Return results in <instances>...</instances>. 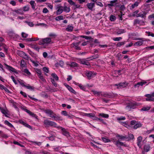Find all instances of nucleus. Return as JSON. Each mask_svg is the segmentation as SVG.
<instances>
[{
	"instance_id": "f257e3e1",
	"label": "nucleus",
	"mask_w": 154,
	"mask_h": 154,
	"mask_svg": "<svg viewBox=\"0 0 154 154\" xmlns=\"http://www.w3.org/2000/svg\"><path fill=\"white\" fill-rule=\"evenodd\" d=\"M44 112L52 118L56 119V120H62L60 117L57 116L52 110L50 109L45 110L44 111Z\"/></svg>"
},
{
	"instance_id": "f03ea898",
	"label": "nucleus",
	"mask_w": 154,
	"mask_h": 154,
	"mask_svg": "<svg viewBox=\"0 0 154 154\" xmlns=\"http://www.w3.org/2000/svg\"><path fill=\"white\" fill-rule=\"evenodd\" d=\"M44 123L45 125H49L51 126H53L54 127L59 128V127L57 126V124L55 122L48 120V119H46L44 120Z\"/></svg>"
},
{
	"instance_id": "7ed1b4c3",
	"label": "nucleus",
	"mask_w": 154,
	"mask_h": 154,
	"mask_svg": "<svg viewBox=\"0 0 154 154\" xmlns=\"http://www.w3.org/2000/svg\"><path fill=\"white\" fill-rule=\"evenodd\" d=\"M42 42L39 43V44L41 45L42 44L44 45L45 44H48L51 41V39L50 38H46L42 39Z\"/></svg>"
},
{
	"instance_id": "20e7f679",
	"label": "nucleus",
	"mask_w": 154,
	"mask_h": 154,
	"mask_svg": "<svg viewBox=\"0 0 154 154\" xmlns=\"http://www.w3.org/2000/svg\"><path fill=\"white\" fill-rule=\"evenodd\" d=\"M128 85V83H126V82H124L116 84L115 86H117L118 88H120L125 87Z\"/></svg>"
},
{
	"instance_id": "39448f33",
	"label": "nucleus",
	"mask_w": 154,
	"mask_h": 154,
	"mask_svg": "<svg viewBox=\"0 0 154 154\" xmlns=\"http://www.w3.org/2000/svg\"><path fill=\"white\" fill-rule=\"evenodd\" d=\"M12 11L13 12H15L18 14L23 15L24 14L21 8L18 9H17L13 10H12Z\"/></svg>"
},
{
	"instance_id": "423d86ee",
	"label": "nucleus",
	"mask_w": 154,
	"mask_h": 154,
	"mask_svg": "<svg viewBox=\"0 0 154 154\" xmlns=\"http://www.w3.org/2000/svg\"><path fill=\"white\" fill-rule=\"evenodd\" d=\"M147 12L145 11H142V12L138 13V14L137 15V17H141L142 18H144L146 17V15Z\"/></svg>"
},
{
	"instance_id": "0eeeda50",
	"label": "nucleus",
	"mask_w": 154,
	"mask_h": 154,
	"mask_svg": "<svg viewBox=\"0 0 154 154\" xmlns=\"http://www.w3.org/2000/svg\"><path fill=\"white\" fill-rule=\"evenodd\" d=\"M86 75L88 79H91L92 77H93L94 73L91 71H87L86 73Z\"/></svg>"
},
{
	"instance_id": "6e6552de",
	"label": "nucleus",
	"mask_w": 154,
	"mask_h": 154,
	"mask_svg": "<svg viewBox=\"0 0 154 154\" xmlns=\"http://www.w3.org/2000/svg\"><path fill=\"white\" fill-rule=\"evenodd\" d=\"M87 6L89 9L92 11L93 8L95 6V3L92 2L88 3L87 4Z\"/></svg>"
},
{
	"instance_id": "1a4fd4ad",
	"label": "nucleus",
	"mask_w": 154,
	"mask_h": 154,
	"mask_svg": "<svg viewBox=\"0 0 154 154\" xmlns=\"http://www.w3.org/2000/svg\"><path fill=\"white\" fill-rule=\"evenodd\" d=\"M5 65L6 66V68L8 69L10 71H11L12 72H14L15 73H16V71L15 70V69L12 67L11 66H9L6 64H5Z\"/></svg>"
},
{
	"instance_id": "9d476101",
	"label": "nucleus",
	"mask_w": 154,
	"mask_h": 154,
	"mask_svg": "<svg viewBox=\"0 0 154 154\" xmlns=\"http://www.w3.org/2000/svg\"><path fill=\"white\" fill-rule=\"evenodd\" d=\"M64 85L72 93L74 94H76V92L69 85H68L66 84H65Z\"/></svg>"
},
{
	"instance_id": "9b49d317",
	"label": "nucleus",
	"mask_w": 154,
	"mask_h": 154,
	"mask_svg": "<svg viewBox=\"0 0 154 154\" xmlns=\"http://www.w3.org/2000/svg\"><path fill=\"white\" fill-rule=\"evenodd\" d=\"M146 83V82H138L136 84L134 85V87L135 88H138L140 86H142Z\"/></svg>"
},
{
	"instance_id": "f8f14e48",
	"label": "nucleus",
	"mask_w": 154,
	"mask_h": 154,
	"mask_svg": "<svg viewBox=\"0 0 154 154\" xmlns=\"http://www.w3.org/2000/svg\"><path fill=\"white\" fill-rule=\"evenodd\" d=\"M144 23V22L143 21H141V20L138 19H136L134 20V25H136L137 24H143Z\"/></svg>"
},
{
	"instance_id": "ddd939ff",
	"label": "nucleus",
	"mask_w": 154,
	"mask_h": 154,
	"mask_svg": "<svg viewBox=\"0 0 154 154\" xmlns=\"http://www.w3.org/2000/svg\"><path fill=\"white\" fill-rule=\"evenodd\" d=\"M125 31L124 29H116V33L118 35H119L125 32Z\"/></svg>"
},
{
	"instance_id": "4468645a",
	"label": "nucleus",
	"mask_w": 154,
	"mask_h": 154,
	"mask_svg": "<svg viewBox=\"0 0 154 154\" xmlns=\"http://www.w3.org/2000/svg\"><path fill=\"white\" fill-rule=\"evenodd\" d=\"M60 128H61L63 134L67 136L69 135V132L67 131L65 128L62 127H60Z\"/></svg>"
},
{
	"instance_id": "2eb2a0df",
	"label": "nucleus",
	"mask_w": 154,
	"mask_h": 154,
	"mask_svg": "<svg viewBox=\"0 0 154 154\" xmlns=\"http://www.w3.org/2000/svg\"><path fill=\"white\" fill-rule=\"evenodd\" d=\"M80 63L83 64L87 66L90 65V63L88 62V60H85L84 59L81 60H80Z\"/></svg>"
},
{
	"instance_id": "dca6fc26",
	"label": "nucleus",
	"mask_w": 154,
	"mask_h": 154,
	"mask_svg": "<svg viewBox=\"0 0 154 154\" xmlns=\"http://www.w3.org/2000/svg\"><path fill=\"white\" fill-rule=\"evenodd\" d=\"M19 122L24 125V126H26V127L28 128H31V127L28 124L25 123L22 120H19Z\"/></svg>"
},
{
	"instance_id": "f3484780",
	"label": "nucleus",
	"mask_w": 154,
	"mask_h": 154,
	"mask_svg": "<svg viewBox=\"0 0 154 154\" xmlns=\"http://www.w3.org/2000/svg\"><path fill=\"white\" fill-rule=\"evenodd\" d=\"M142 124L140 122H137L136 124L134 126V129H137V128L141 127Z\"/></svg>"
},
{
	"instance_id": "a211bd4d",
	"label": "nucleus",
	"mask_w": 154,
	"mask_h": 154,
	"mask_svg": "<svg viewBox=\"0 0 154 154\" xmlns=\"http://www.w3.org/2000/svg\"><path fill=\"white\" fill-rule=\"evenodd\" d=\"M115 144L118 147H119V146H125V145L123 143L120 142L119 140H118L116 142Z\"/></svg>"
},
{
	"instance_id": "6ab92c4d",
	"label": "nucleus",
	"mask_w": 154,
	"mask_h": 154,
	"mask_svg": "<svg viewBox=\"0 0 154 154\" xmlns=\"http://www.w3.org/2000/svg\"><path fill=\"white\" fill-rule=\"evenodd\" d=\"M73 27L72 26L69 25L67 26L66 30L67 31L71 32L73 31Z\"/></svg>"
},
{
	"instance_id": "aec40b11",
	"label": "nucleus",
	"mask_w": 154,
	"mask_h": 154,
	"mask_svg": "<svg viewBox=\"0 0 154 154\" xmlns=\"http://www.w3.org/2000/svg\"><path fill=\"white\" fill-rule=\"evenodd\" d=\"M136 105V103H131L127 106V107L130 109H134V106Z\"/></svg>"
},
{
	"instance_id": "412c9836",
	"label": "nucleus",
	"mask_w": 154,
	"mask_h": 154,
	"mask_svg": "<svg viewBox=\"0 0 154 154\" xmlns=\"http://www.w3.org/2000/svg\"><path fill=\"white\" fill-rule=\"evenodd\" d=\"M150 148V147L149 145H145L144 148V150L145 151L148 152Z\"/></svg>"
},
{
	"instance_id": "4be33fe9",
	"label": "nucleus",
	"mask_w": 154,
	"mask_h": 154,
	"mask_svg": "<svg viewBox=\"0 0 154 154\" xmlns=\"http://www.w3.org/2000/svg\"><path fill=\"white\" fill-rule=\"evenodd\" d=\"M126 138H127V139L128 140H131L133 139L134 138V135L131 134H128V136H126Z\"/></svg>"
},
{
	"instance_id": "5701e85b",
	"label": "nucleus",
	"mask_w": 154,
	"mask_h": 154,
	"mask_svg": "<svg viewBox=\"0 0 154 154\" xmlns=\"http://www.w3.org/2000/svg\"><path fill=\"white\" fill-rule=\"evenodd\" d=\"M30 47L33 48H34L38 51H39V48L36 45H31Z\"/></svg>"
},
{
	"instance_id": "b1692460",
	"label": "nucleus",
	"mask_w": 154,
	"mask_h": 154,
	"mask_svg": "<svg viewBox=\"0 0 154 154\" xmlns=\"http://www.w3.org/2000/svg\"><path fill=\"white\" fill-rule=\"evenodd\" d=\"M29 3L32 6V8L33 9H35V2L34 1L31 0L30 2Z\"/></svg>"
},
{
	"instance_id": "393cba45",
	"label": "nucleus",
	"mask_w": 154,
	"mask_h": 154,
	"mask_svg": "<svg viewBox=\"0 0 154 154\" xmlns=\"http://www.w3.org/2000/svg\"><path fill=\"white\" fill-rule=\"evenodd\" d=\"M22 10L23 11H29V5H27L23 8Z\"/></svg>"
},
{
	"instance_id": "a878e982",
	"label": "nucleus",
	"mask_w": 154,
	"mask_h": 154,
	"mask_svg": "<svg viewBox=\"0 0 154 154\" xmlns=\"http://www.w3.org/2000/svg\"><path fill=\"white\" fill-rule=\"evenodd\" d=\"M24 87L31 90H34V88L33 87L30 86L29 84L27 85H24Z\"/></svg>"
},
{
	"instance_id": "bb28decb",
	"label": "nucleus",
	"mask_w": 154,
	"mask_h": 154,
	"mask_svg": "<svg viewBox=\"0 0 154 154\" xmlns=\"http://www.w3.org/2000/svg\"><path fill=\"white\" fill-rule=\"evenodd\" d=\"M139 3L137 2H135L134 4L132 5L131 6V9H134L135 7H137L139 4Z\"/></svg>"
},
{
	"instance_id": "cd10ccee",
	"label": "nucleus",
	"mask_w": 154,
	"mask_h": 154,
	"mask_svg": "<svg viewBox=\"0 0 154 154\" xmlns=\"http://www.w3.org/2000/svg\"><path fill=\"white\" fill-rule=\"evenodd\" d=\"M101 95L105 97H108L109 98H111V95L110 94L107 93H104L103 94H101Z\"/></svg>"
},
{
	"instance_id": "c85d7f7f",
	"label": "nucleus",
	"mask_w": 154,
	"mask_h": 154,
	"mask_svg": "<svg viewBox=\"0 0 154 154\" xmlns=\"http://www.w3.org/2000/svg\"><path fill=\"white\" fill-rule=\"evenodd\" d=\"M70 9L69 7H67L65 6L64 7L63 11L67 12H69L70 11Z\"/></svg>"
},
{
	"instance_id": "c756f323",
	"label": "nucleus",
	"mask_w": 154,
	"mask_h": 154,
	"mask_svg": "<svg viewBox=\"0 0 154 154\" xmlns=\"http://www.w3.org/2000/svg\"><path fill=\"white\" fill-rule=\"evenodd\" d=\"M39 39V38H37L36 39L33 40L32 38H28L26 39L25 40L26 42H29L30 41H35L38 40Z\"/></svg>"
},
{
	"instance_id": "7c9ffc66",
	"label": "nucleus",
	"mask_w": 154,
	"mask_h": 154,
	"mask_svg": "<svg viewBox=\"0 0 154 154\" xmlns=\"http://www.w3.org/2000/svg\"><path fill=\"white\" fill-rule=\"evenodd\" d=\"M64 17L62 16H60L57 17L55 18V20L56 21H59L60 20H62L63 19Z\"/></svg>"
},
{
	"instance_id": "2f4dec72",
	"label": "nucleus",
	"mask_w": 154,
	"mask_h": 154,
	"mask_svg": "<svg viewBox=\"0 0 154 154\" xmlns=\"http://www.w3.org/2000/svg\"><path fill=\"white\" fill-rule=\"evenodd\" d=\"M4 122L5 124L7 125L10 127L12 128L14 127V126L7 120H5Z\"/></svg>"
},
{
	"instance_id": "473e14b6",
	"label": "nucleus",
	"mask_w": 154,
	"mask_h": 154,
	"mask_svg": "<svg viewBox=\"0 0 154 154\" xmlns=\"http://www.w3.org/2000/svg\"><path fill=\"white\" fill-rule=\"evenodd\" d=\"M52 76L54 79L58 81V77L57 75L54 73H52L51 75Z\"/></svg>"
},
{
	"instance_id": "72a5a7b5",
	"label": "nucleus",
	"mask_w": 154,
	"mask_h": 154,
	"mask_svg": "<svg viewBox=\"0 0 154 154\" xmlns=\"http://www.w3.org/2000/svg\"><path fill=\"white\" fill-rule=\"evenodd\" d=\"M94 115H95L93 113H85V116L91 118H92V117H94Z\"/></svg>"
},
{
	"instance_id": "f704fd0d",
	"label": "nucleus",
	"mask_w": 154,
	"mask_h": 154,
	"mask_svg": "<svg viewBox=\"0 0 154 154\" xmlns=\"http://www.w3.org/2000/svg\"><path fill=\"white\" fill-rule=\"evenodd\" d=\"M10 103H12L13 106L16 109L17 108V106L15 104L16 103L14 102V101L12 100H9Z\"/></svg>"
},
{
	"instance_id": "c9c22d12",
	"label": "nucleus",
	"mask_w": 154,
	"mask_h": 154,
	"mask_svg": "<svg viewBox=\"0 0 154 154\" xmlns=\"http://www.w3.org/2000/svg\"><path fill=\"white\" fill-rule=\"evenodd\" d=\"M116 17L112 15H110V20L111 21H113L116 20Z\"/></svg>"
},
{
	"instance_id": "e433bc0d",
	"label": "nucleus",
	"mask_w": 154,
	"mask_h": 154,
	"mask_svg": "<svg viewBox=\"0 0 154 154\" xmlns=\"http://www.w3.org/2000/svg\"><path fill=\"white\" fill-rule=\"evenodd\" d=\"M18 54L20 56L23 58L24 56V54H25V53L23 51H20L19 52Z\"/></svg>"
},
{
	"instance_id": "4c0bfd02",
	"label": "nucleus",
	"mask_w": 154,
	"mask_h": 154,
	"mask_svg": "<svg viewBox=\"0 0 154 154\" xmlns=\"http://www.w3.org/2000/svg\"><path fill=\"white\" fill-rule=\"evenodd\" d=\"M0 109L1 110L2 113L3 114H4L5 116L8 117V116L6 115L7 112H6V111L5 109L0 107Z\"/></svg>"
},
{
	"instance_id": "58836bf2",
	"label": "nucleus",
	"mask_w": 154,
	"mask_h": 154,
	"mask_svg": "<svg viewBox=\"0 0 154 154\" xmlns=\"http://www.w3.org/2000/svg\"><path fill=\"white\" fill-rule=\"evenodd\" d=\"M143 44V42L141 41H138L136 42L134 44V45L137 46H139L142 45Z\"/></svg>"
},
{
	"instance_id": "ea45409f",
	"label": "nucleus",
	"mask_w": 154,
	"mask_h": 154,
	"mask_svg": "<svg viewBox=\"0 0 154 154\" xmlns=\"http://www.w3.org/2000/svg\"><path fill=\"white\" fill-rule=\"evenodd\" d=\"M150 108V107L146 106V107H144L142 108L141 110L143 111H146L149 110Z\"/></svg>"
},
{
	"instance_id": "a19ab883",
	"label": "nucleus",
	"mask_w": 154,
	"mask_h": 154,
	"mask_svg": "<svg viewBox=\"0 0 154 154\" xmlns=\"http://www.w3.org/2000/svg\"><path fill=\"white\" fill-rule=\"evenodd\" d=\"M78 64L75 62H73L70 65V66L72 67H77Z\"/></svg>"
},
{
	"instance_id": "79ce46f5",
	"label": "nucleus",
	"mask_w": 154,
	"mask_h": 154,
	"mask_svg": "<svg viewBox=\"0 0 154 154\" xmlns=\"http://www.w3.org/2000/svg\"><path fill=\"white\" fill-rule=\"evenodd\" d=\"M139 12V11L138 10H136L134 11L132 14V16L133 17H137V15L138 14V13Z\"/></svg>"
},
{
	"instance_id": "37998d69",
	"label": "nucleus",
	"mask_w": 154,
	"mask_h": 154,
	"mask_svg": "<svg viewBox=\"0 0 154 154\" xmlns=\"http://www.w3.org/2000/svg\"><path fill=\"white\" fill-rule=\"evenodd\" d=\"M99 116L105 118H108L109 116L108 114H104V113H100L99 114Z\"/></svg>"
},
{
	"instance_id": "c03bdc74",
	"label": "nucleus",
	"mask_w": 154,
	"mask_h": 154,
	"mask_svg": "<svg viewBox=\"0 0 154 154\" xmlns=\"http://www.w3.org/2000/svg\"><path fill=\"white\" fill-rule=\"evenodd\" d=\"M80 37L85 38L86 39H93V38L90 36H88L84 35H81Z\"/></svg>"
},
{
	"instance_id": "a18cd8bd",
	"label": "nucleus",
	"mask_w": 154,
	"mask_h": 154,
	"mask_svg": "<svg viewBox=\"0 0 154 154\" xmlns=\"http://www.w3.org/2000/svg\"><path fill=\"white\" fill-rule=\"evenodd\" d=\"M25 22L30 27H32L34 26V24L32 22H29L27 21H25Z\"/></svg>"
},
{
	"instance_id": "49530a36",
	"label": "nucleus",
	"mask_w": 154,
	"mask_h": 154,
	"mask_svg": "<svg viewBox=\"0 0 154 154\" xmlns=\"http://www.w3.org/2000/svg\"><path fill=\"white\" fill-rule=\"evenodd\" d=\"M102 139L103 141L105 143L108 142L110 141L109 139L106 137H102Z\"/></svg>"
},
{
	"instance_id": "de8ad7c7",
	"label": "nucleus",
	"mask_w": 154,
	"mask_h": 154,
	"mask_svg": "<svg viewBox=\"0 0 154 154\" xmlns=\"http://www.w3.org/2000/svg\"><path fill=\"white\" fill-rule=\"evenodd\" d=\"M38 78L40 79L42 82H45L46 81L45 79L44 78L43 75H38Z\"/></svg>"
},
{
	"instance_id": "09e8293b",
	"label": "nucleus",
	"mask_w": 154,
	"mask_h": 154,
	"mask_svg": "<svg viewBox=\"0 0 154 154\" xmlns=\"http://www.w3.org/2000/svg\"><path fill=\"white\" fill-rule=\"evenodd\" d=\"M116 136L119 137H120V140L122 139H126L127 138H126V136H122V135H119V134H117V135Z\"/></svg>"
},
{
	"instance_id": "8fccbe9b",
	"label": "nucleus",
	"mask_w": 154,
	"mask_h": 154,
	"mask_svg": "<svg viewBox=\"0 0 154 154\" xmlns=\"http://www.w3.org/2000/svg\"><path fill=\"white\" fill-rule=\"evenodd\" d=\"M125 43V42H119L117 44L116 46L117 47H120L121 46L124 45Z\"/></svg>"
},
{
	"instance_id": "3c124183",
	"label": "nucleus",
	"mask_w": 154,
	"mask_h": 154,
	"mask_svg": "<svg viewBox=\"0 0 154 154\" xmlns=\"http://www.w3.org/2000/svg\"><path fill=\"white\" fill-rule=\"evenodd\" d=\"M51 82L53 84L55 87H56L57 86V84L55 82V81L54 79L52 78L51 79Z\"/></svg>"
},
{
	"instance_id": "603ef678",
	"label": "nucleus",
	"mask_w": 154,
	"mask_h": 154,
	"mask_svg": "<svg viewBox=\"0 0 154 154\" xmlns=\"http://www.w3.org/2000/svg\"><path fill=\"white\" fill-rule=\"evenodd\" d=\"M5 44L2 42L0 43V47L3 46V48L5 50V51L7 52V49L5 47Z\"/></svg>"
},
{
	"instance_id": "864d4df0",
	"label": "nucleus",
	"mask_w": 154,
	"mask_h": 154,
	"mask_svg": "<svg viewBox=\"0 0 154 154\" xmlns=\"http://www.w3.org/2000/svg\"><path fill=\"white\" fill-rule=\"evenodd\" d=\"M63 10L61 9H58L56 13L57 14H61L63 11Z\"/></svg>"
},
{
	"instance_id": "5fc2aeb1",
	"label": "nucleus",
	"mask_w": 154,
	"mask_h": 154,
	"mask_svg": "<svg viewBox=\"0 0 154 154\" xmlns=\"http://www.w3.org/2000/svg\"><path fill=\"white\" fill-rule=\"evenodd\" d=\"M124 14H123V13L122 11L120 12V14H119L118 15V16L119 17V20H122V16L123 15H124Z\"/></svg>"
},
{
	"instance_id": "6e6d98bb",
	"label": "nucleus",
	"mask_w": 154,
	"mask_h": 154,
	"mask_svg": "<svg viewBox=\"0 0 154 154\" xmlns=\"http://www.w3.org/2000/svg\"><path fill=\"white\" fill-rule=\"evenodd\" d=\"M25 66V61L23 59H22L21 61L20 66L22 67H23Z\"/></svg>"
},
{
	"instance_id": "4d7b16f0",
	"label": "nucleus",
	"mask_w": 154,
	"mask_h": 154,
	"mask_svg": "<svg viewBox=\"0 0 154 154\" xmlns=\"http://www.w3.org/2000/svg\"><path fill=\"white\" fill-rule=\"evenodd\" d=\"M122 39V38L121 37H116L114 38H113V40L116 41H120Z\"/></svg>"
},
{
	"instance_id": "13d9d810",
	"label": "nucleus",
	"mask_w": 154,
	"mask_h": 154,
	"mask_svg": "<svg viewBox=\"0 0 154 154\" xmlns=\"http://www.w3.org/2000/svg\"><path fill=\"white\" fill-rule=\"evenodd\" d=\"M146 33L147 34L148 36H151L152 37H154V34L151 33L150 32H146Z\"/></svg>"
},
{
	"instance_id": "bf43d9fd",
	"label": "nucleus",
	"mask_w": 154,
	"mask_h": 154,
	"mask_svg": "<svg viewBox=\"0 0 154 154\" xmlns=\"http://www.w3.org/2000/svg\"><path fill=\"white\" fill-rule=\"evenodd\" d=\"M23 58L27 60H28L29 59L30 60V59H31L30 57L26 53L25 54H24V56Z\"/></svg>"
},
{
	"instance_id": "052dcab7",
	"label": "nucleus",
	"mask_w": 154,
	"mask_h": 154,
	"mask_svg": "<svg viewBox=\"0 0 154 154\" xmlns=\"http://www.w3.org/2000/svg\"><path fill=\"white\" fill-rule=\"evenodd\" d=\"M21 109L22 110H24L25 111L27 112L28 114L30 113V110L27 109H26V108H25L24 107H21Z\"/></svg>"
},
{
	"instance_id": "680f3d73",
	"label": "nucleus",
	"mask_w": 154,
	"mask_h": 154,
	"mask_svg": "<svg viewBox=\"0 0 154 154\" xmlns=\"http://www.w3.org/2000/svg\"><path fill=\"white\" fill-rule=\"evenodd\" d=\"M36 72L38 76L42 75V72L41 70L39 69H36Z\"/></svg>"
},
{
	"instance_id": "e2e57ef3",
	"label": "nucleus",
	"mask_w": 154,
	"mask_h": 154,
	"mask_svg": "<svg viewBox=\"0 0 154 154\" xmlns=\"http://www.w3.org/2000/svg\"><path fill=\"white\" fill-rule=\"evenodd\" d=\"M61 114L62 115L65 116H68V114L67 113V112L65 110H64V111H62L61 112Z\"/></svg>"
},
{
	"instance_id": "0e129e2a",
	"label": "nucleus",
	"mask_w": 154,
	"mask_h": 154,
	"mask_svg": "<svg viewBox=\"0 0 154 154\" xmlns=\"http://www.w3.org/2000/svg\"><path fill=\"white\" fill-rule=\"evenodd\" d=\"M68 2L72 5H75V3L72 0H68Z\"/></svg>"
},
{
	"instance_id": "69168bd1",
	"label": "nucleus",
	"mask_w": 154,
	"mask_h": 154,
	"mask_svg": "<svg viewBox=\"0 0 154 154\" xmlns=\"http://www.w3.org/2000/svg\"><path fill=\"white\" fill-rule=\"evenodd\" d=\"M79 87L80 88V89L84 91H85V90L86 89L85 88L84 86L83 85H82L81 84H79Z\"/></svg>"
},
{
	"instance_id": "338daca9",
	"label": "nucleus",
	"mask_w": 154,
	"mask_h": 154,
	"mask_svg": "<svg viewBox=\"0 0 154 154\" xmlns=\"http://www.w3.org/2000/svg\"><path fill=\"white\" fill-rule=\"evenodd\" d=\"M49 140L51 141H53L55 140V137L54 136H51L50 137H48Z\"/></svg>"
},
{
	"instance_id": "774afa93",
	"label": "nucleus",
	"mask_w": 154,
	"mask_h": 154,
	"mask_svg": "<svg viewBox=\"0 0 154 154\" xmlns=\"http://www.w3.org/2000/svg\"><path fill=\"white\" fill-rule=\"evenodd\" d=\"M43 70L46 72V73H48L49 72V69L48 68L46 67H44L43 68Z\"/></svg>"
}]
</instances>
